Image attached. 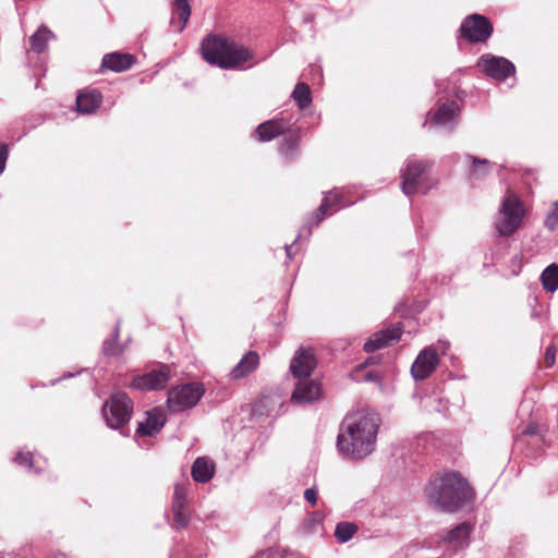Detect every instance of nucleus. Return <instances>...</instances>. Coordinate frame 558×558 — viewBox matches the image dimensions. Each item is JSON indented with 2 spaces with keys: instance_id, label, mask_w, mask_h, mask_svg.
<instances>
[{
  "instance_id": "f257e3e1",
  "label": "nucleus",
  "mask_w": 558,
  "mask_h": 558,
  "mask_svg": "<svg viewBox=\"0 0 558 558\" xmlns=\"http://www.w3.org/2000/svg\"><path fill=\"white\" fill-rule=\"evenodd\" d=\"M380 423V416L375 411L347 415L337 436L338 451L351 460L369 456L375 450Z\"/></svg>"
},
{
  "instance_id": "f03ea898",
  "label": "nucleus",
  "mask_w": 558,
  "mask_h": 558,
  "mask_svg": "<svg viewBox=\"0 0 558 558\" xmlns=\"http://www.w3.org/2000/svg\"><path fill=\"white\" fill-rule=\"evenodd\" d=\"M426 496L446 513H456L475 499V490L458 471H448L430 478Z\"/></svg>"
},
{
  "instance_id": "7ed1b4c3",
  "label": "nucleus",
  "mask_w": 558,
  "mask_h": 558,
  "mask_svg": "<svg viewBox=\"0 0 558 558\" xmlns=\"http://www.w3.org/2000/svg\"><path fill=\"white\" fill-rule=\"evenodd\" d=\"M205 386L199 381H190L171 387L167 393L166 405L171 414H179L197 405L205 395Z\"/></svg>"
},
{
  "instance_id": "20e7f679",
  "label": "nucleus",
  "mask_w": 558,
  "mask_h": 558,
  "mask_svg": "<svg viewBox=\"0 0 558 558\" xmlns=\"http://www.w3.org/2000/svg\"><path fill=\"white\" fill-rule=\"evenodd\" d=\"M434 162L426 158H417L415 156H409L401 169V191L402 193L411 197L418 192V189L427 179V174L430 171Z\"/></svg>"
},
{
  "instance_id": "39448f33",
  "label": "nucleus",
  "mask_w": 558,
  "mask_h": 558,
  "mask_svg": "<svg viewBox=\"0 0 558 558\" xmlns=\"http://www.w3.org/2000/svg\"><path fill=\"white\" fill-rule=\"evenodd\" d=\"M101 413L108 427L118 429L126 425L133 413V401L123 391L111 395L101 407Z\"/></svg>"
},
{
  "instance_id": "423d86ee",
  "label": "nucleus",
  "mask_w": 558,
  "mask_h": 558,
  "mask_svg": "<svg viewBox=\"0 0 558 558\" xmlns=\"http://www.w3.org/2000/svg\"><path fill=\"white\" fill-rule=\"evenodd\" d=\"M493 32L494 26L488 17L473 13L463 19L458 29V37L470 44H484L492 37Z\"/></svg>"
},
{
  "instance_id": "0eeeda50",
  "label": "nucleus",
  "mask_w": 558,
  "mask_h": 558,
  "mask_svg": "<svg viewBox=\"0 0 558 558\" xmlns=\"http://www.w3.org/2000/svg\"><path fill=\"white\" fill-rule=\"evenodd\" d=\"M476 66L487 77L497 82H505L515 74V65L512 61L492 53L482 54L476 61Z\"/></svg>"
},
{
  "instance_id": "6e6552de",
  "label": "nucleus",
  "mask_w": 558,
  "mask_h": 558,
  "mask_svg": "<svg viewBox=\"0 0 558 558\" xmlns=\"http://www.w3.org/2000/svg\"><path fill=\"white\" fill-rule=\"evenodd\" d=\"M502 219L497 222L498 233L502 236L513 234L521 225L523 208L520 199L515 196H508L501 206Z\"/></svg>"
},
{
  "instance_id": "1a4fd4ad",
  "label": "nucleus",
  "mask_w": 558,
  "mask_h": 558,
  "mask_svg": "<svg viewBox=\"0 0 558 558\" xmlns=\"http://www.w3.org/2000/svg\"><path fill=\"white\" fill-rule=\"evenodd\" d=\"M171 378L170 366L160 364L143 375L135 376L132 380V388L141 391H156L163 389Z\"/></svg>"
},
{
  "instance_id": "9d476101",
  "label": "nucleus",
  "mask_w": 558,
  "mask_h": 558,
  "mask_svg": "<svg viewBox=\"0 0 558 558\" xmlns=\"http://www.w3.org/2000/svg\"><path fill=\"white\" fill-rule=\"evenodd\" d=\"M222 59L220 64V69L222 70H247L257 64V61L247 64V62L254 59L253 51L234 40H231Z\"/></svg>"
},
{
  "instance_id": "9b49d317",
  "label": "nucleus",
  "mask_w": 558,
  "mask_h": 558,
  "mask_svg": "<svg viewBox=\"0 0 558 558\" xmlns=\"http://www.w3.org/2000/svg\"><path fill=\"white\" fill-rule=\"evenodd\" d=\"M317 366L315 349L301 345L290 361L289 369L296 379H306L312 376Z\"/></svg>"
},
{
  "instance_id": "f8f14e48",
  "label": "nucleus",
  "mask_w": 558,
  "mask_h": 558,
  "mask_svg": "<svg viewBox=\"0 0 558 558\" xmlns=\"http://www.w3.org/2000/svg\"><path fill=\"white\" fill-rule=\"evenodd\" d=\"M403 333V324L401 322L390 324L388 327L374 332L364 343L363 350L366 353H373L380 349L392 345L398 342Z\"/></svg>"
},
{
  "instance_id": "ddd939ff",
  "label": "nucleus",
  "mask_w": 558,
  "mask_h": 558,
  "mask_svg": "<svg viewBox=\"0 0 558 558\" xmlns=\"http://www.w3.org/2000/svg\"><path fill=\"white\" fill-rule=\"evenodd\" d=\"M232 39L221 35H207L201 44L203 59L211 65L220 68L222 57Z\"/></svg>"
},
{
  "instance_id": "4468645a",
  "label": "nucleus",
  "mask_w": 558,
  "mask_h": 558,
  "mask_svg": "<svg viewBox=\"0 0 558 558\" xmlns=\"http://www.w3.org/2000/svg\"><path fill=\"white\" fill-rule=\"evenodd\" d=\"M439 363L435 348L426 347L415 357L411 366V375L415 381L424 380L430 376Z\"/></svg>"
},
{
  "instance_id": "2eb2a0df",
  "label": "nucleus",
  "mask_w": 558,
  "mask_h": 558,
  "mask_svg": "<svg viewBox=\"0 0 558 558\" xmlns=\"http://www.w3.org/2000/svg\"><path fill=\"white\" fill-rule=\"evenodd\" d=\"M460 117V107L456 101L445 102L438 107L429 121V128H439L452 133Z\"/></svg>"
},
{
  "instance_id": "dca6fc26",
  "label": "nucleus",
  "mask_w": 558,
  "mask_h": 558,
  "mask_svg": "<svg viewBox=\"0 0 558 558\" xmlns=\"http://www.w3.org/2000/svg\"><path fill=\"white\" fill-rule=\"evenodd\" d=\"M278 145V153L286 162L295 161L301 153V130L288 128Z\"/></svg>"
},
{
  "instance_id": "f3484780",
  "label": "nucleus",
  "mask_w": 558,
  "mask_h": 558,
  "mask_svg": "<svg viewBox=\"0 0 558 558\" xmlns=\"http://www.w3.org/2000/svg\"><path fill=\"white\" fill-rule=\"evenodd\" d=\"M145 414L146 420L138 423L135 434L141 437H154L167 422L165 410L161 407H155Z\"/></svg>"
},
{
  "instance_id": "a211bd4d",
  "label": "nucleus",
  "mask_w": 558,
  "mask_h": 558,
  "mask_svg": "<svg viewBox=\"0 0 558 558\" xmlns=\"http://www.w3.org/2000/svg\"><path fill=\"white\" fill-rule=\"evenodd\" d=\"M136 62L134 54L129 52L113 51L102 57L100 70L122 73L130 70Z\"/></svg>"
},
{
  "instance_id": "6ab92c4d",
  "label": "nucleus",
  "mask_w": 558,
  "mask_h": 558,
  "mask_svg": "<svg viewBox=\"0 0 558 558\" xmlns=\"http://www.w3.org/2000/svg\"><path fill=\"white\" fill-rule=\"evenodd\" d=\"M292 392L291 400L296 404H306L317 401L322 397V387L314 380L299 379Z\"/></svg>"
},
{
  "instance_id": "aec40b11",
  "label": "nucleus",
  "mask_w": 558,
  "mask_h": 558,
  "mask_svg": "<svg viewBox=\"0 0 558 558\" xmlns=\"http://www.w3.org/2000/svg\"><path fill=\"white\" fill-rule=\"evenodd\" d=\"M473 530L474 524L471 522H461L452 529L444 531L441 534V541L450 545L468 546Z\"/></svg>"
},
{
  "instance_id": "412c9836",
  "label": "nucleus",
  "mask_w": 558,
  "mask_h": 558,
  "mask_svg": "<svg viewBox=\"0 0 558 558\" xmlns=\"http://www.w3.org/2000/svg\"><path fill=\"white\" fill-rule=\"evenodd\" d=\"M288 128V123L282 119L274 118L258 124L255 133L260 142H270L284 134Z\"/></svg>"
},
{
  "instance_id": "4be33fe9",
  "label": "nucleus",
  "mask_w": 558,
  "mask_h": 558,
  "mask_svg": "<svg viewBox=\"0 0 558 558\" xmlns=\"http://www.w3.org/2000/svg\"><path fill=\"white\" fill-rule=\"evenodd\" d=\"M102 102V95L98 89L78 92L76 96V110L83 114L94 113Z\"/></svg>"
},
{
  "instance_id": "5701e85b",
  "label": "nucleus",
  "mask_w": 558,
  "mask_h": 558,
  "mask_svg": "<svg viewBox=\"0 0 558 558\" xmlns=\"http://www.w3.org/2000/svg\"><path fill=\"white\" fill-rule=\"evenodd\" d=\"M215 462L208 457H198L192 464L191 475L196 483H208L215 475Z\"/></svg>"
},
{
  "instance_id": "b1692460",
  "label": "nucleus",
  "mask_w": 558,
  "mask_h": 558,
  "mask_svg": "<svg viewBox=\"0 0 558 558\" xmlns=\"http://www.w3.org/2000/svg\"><path fill=\"white\" fill-rule=\"evenodd\" d=\"M259 364V355L256 351H247L238 364L231 369L233 379L245 378L252 374Z\"/></svg>"
},
{
  "instance_id": "393cba45",
  "label": "nucleus",
  "mask_w": 558,
  "mask_h": 558,
  "mask_svg": "<svg viewBox=\"0 0 558 558\" xmlns=\"http://www.w3.org/2000/svg\"><path fill=\"white\" fill-rule=\"evenodd\" d=\"M465 158L471 162L469 167V179L471 181L484 179L490 172L493 163L488 159L470 154L465 155Z\"/></svg>"
},
{
  "instance_id": "a878e982",
  "label": "nucleus",
  "mask_w": 558,
  "mask_h": 558,
  "mask_svg": "<svg viewBox=\"0 0 558 558\" xmlns=\"http://www.w3.org/2000/svg\"><path fill=\"white\" fill-rule=\"evenodd\" d=\"M120 337V320L116 323V326L111 332V335L106 338L101 345V352L106 356H114L118 357L123 354L126 344L120 345L118 343Z\"/></svg>"
},
{
  "instance_id": "bb28decb",
  "label": "nucleus",
  "mask_w": 558,
  "mask_h": 558,
  "mask_svg": "<svg viewBox=\"0 0 558 558\" xmlns=\"http://www.w3.org/2000/svg\"><path fill=\"white\" fill-rule=\"evenodd\" d=\"M172 17L170 23L174 24V17H179L178 32H182L191 16V4L190 0H171Z\"/></svg>"
},
{
  "instance_id": "cd10ccee",
  "label": "nucleus",
  "mask_w": 558,
  "mask_h": 558,
  "mask_svg": "<svg viewBox=\"0 0 558 558\" xmlns=\"http://www.w3.org/2000/svg\"><path fill=\"white\" fill-rule=\"evenodd\" d=\"M53 37L52 32L45 25H41L31 37L29 44L33 51L41 53L47 48L49 38Z\"/></svg>"
},
{
  "instance_id": "c85d7f7f",
  "label": "nucleus",
  "mask_w": 558,
  "mask_h": 558,
  "mask_svg": "<svg viewBox=\"0 0 558 558\" xmlns=\"http://www.w3.org/2000/svg\"><path fill=\"white\" fill-rule=\"evenodd\" d=\"M541 283L545 291L555 292L558 290V264L548 265L541 274Z\"/></svg>"
},
{
  "instance_id": "c756f323",
  "label": "nucleus",
  "mask_w": 558,
  "mask_h": 558,
  "mask_svg": "<svg viewBox=\"0 0 558 558\" xmlns=\"http://www.w3.org/2000/svg\"><path fill=\"white\" fill-rule=\"evenodd\" d=\"M359 531V525L350 521H340L335 527V537L338 543L345 544L353 538Z\"/></svg>"
},
{
  "instance_id": "7c9ffc66",
  "label": "nucleus",
  "mask_w": 558,
  "mask_h": 558,
  "mask_svg": "<svg viewBox=\"0 0 558 558\" xmlns=\"http://www.w3.org/2000/svg\"><path fill=\"white\" fill-rule=\"evenodd\" d=\"M291 97L295 101L299 109L303 110L307 108L312 102V93L310 86L306 83L299 82L295 85Z\"/></svg>"
},
{
  "instance_id": "2f4dec72",
  "label": "nucleus",
  "mask_w": 558,
  "mask_h": 558,
  "mask_svg": "<svg viewBox=\"0 0 558 558\" xmlns=\"http://www.w3.org/2000/svg\"><path fill=\"white\" fill-rule=\"evenodd\" d=\"M329 213V197H323L320 205L318 208L313 211L307 218L304 228L308 230V233H312V229L320 225V222L325 219L326 215Z\"/></svg>"
},
{
  "instance_id": "473e14b6",
  "label": "nucleus",
  "mask_w": 558,
  "mask_h": 558,
  "mask_svg": "<svg viewBox=\"0 0 558 558\" xmlns=\"http://www.w3.org/2000/svg\"><path fill=\"white\" fill-rule=\"evenodd\" d=\"M171 511L173 515L172 529L177 531L186 529L191 520L189 506H171Z\"/></svg>"
},
{
  "instance_id": "72a5a7b5",
  "label": "nucleus",
  "mask_w": 558,
  "mask_h": 558,
  "mask_svg": "<svg viewBox=\"0 0 558 558\" xmlns=\"http://www.w3.org/2000/svg\"><path fill=\"white\" fill-rule=\"evenodd\" d=\"M14 463H16L20 466H24L28 470H33L36 474H39V469H36L34 466V458L33 453L27 451H17L13 458Z\"/></svg>"
},
{
  "instance_id": "f704fd0d",
  "label": "nucleus",
  "mask_w": 558,
  "mask_h": 558,
  "mask_svg": "<svg viewBox=\"0 0 558 558\" xmlns=\"http://www.w3.org/2000/svg\"><path fill=\"white\" fill-rule=\"evenodd\" d=\"M324 197H329V213H336L340 208H344L350 206L352 203H345L343 199V195L338 192H327Z\"/></svg>"
},
{
  "instance_id": "c9c22d12",
  "label": "nucleus",
  "mask_w": 558,
  "mask_h": 558,
  "mask_svg": "<svg viewBox=\"0 0 558 558\" xmlns=\"http://www.w3.org/2000/svg\"><path fill=\"white\" fill-rule=\"evenodd\" d=\"M189 506L187 489L181 484H175L171 506Z\"/></svg>"
},
{
  "instance_id": "e433bc0d",
  "label": "nucleus",
  "mask_w": 558,
  "mask_h": 558,
  "mask_svg": "<svg viewBox=\"0 0 558 558\" xmlns=\"http://www.w3.org/2000/svg\"><path fill=\"white\" fill-rule=\"evenodd\" d=\"M544 226L549 230L554 231L558 227V199L554 202L550 210L548 211Z\"/></svg>"
},
{
  "instance_id": "4c0bfd02",
  "label": "nucleus",
  "mask_w": 558,
  "mask_h": 558,
  "mask_svg": "<svg viewBox=\"0 0 558 558\" xmlns=\"http://www.w3.org/2000/svg\"><path fill=\"white\" fill-rule=\"evenodd\" d=\"M10 146L7 143L0 144V175L4 172L9 158Z\"/></svg>"
},
{
  "instance_id": "58836bf2",
  "label": "nucleus",
  "mask_w": 558,
  "mask_h": 558,
  "mask_svg": "<svg viewBox=\"0 0 558 558\" xmlns=\"http://www.w3.org/2000/svg\"><path fill=\"white\" fill-rule=\"evenodd\" d=\"M557 348L555 344H549L545 351V362L547 366H553L556 361Z\"/></svg>"
},
{
  "instance_id": "ea45409f",
  "label": "nucleus",
  "mask_w": 558,
  "mask_h": 558,
  "mask_svg": "<svg viewBox=\"0 0 558 558\" xmlns=\"http://www.w3.org/2000/svg\"><path fill=\"white\" fill-rule=\"evenodd\" d=\"M304 499L311 504L312 506H315L317 504L318 495H317V487L312 486L310 488H306L304 490Z\"/></svg>"
},
{
  "instance_id": "a19ab883",
  "label": "nucleus",
  "mask_w": 558,
  "mask_h": 558,
  "mask_svg": "<svg viewBox=\"0 0 558 558\" xmlns=\"http://www.w3.org/2000/svg\"><path fill=\"white\" fill-rule=\"evenodd\" d=\"M83 371H84V369L82 368V369H80V371H77V372H74V373H72V372H65V373H63V374H62V376H60V377H58V378H56V379H52V380L50 381V385H51V386H56V385H57L58 383H60L61 380L70 379V378H73V377H75V376L80 375Z\"/></svg>"
},
{
  "instance_id": "79ce46f5",
  "label": "nucleus",
  "mask_w": 558,
  "mask_h": 558,
  "mask_svg": "<svg viewBox=\"0 0 558 558\" xmlns=\"http://www.w3.org/2000/svg\"><path fill=\"white\" fill-rule=\"evenodd\" d=\"M300 238H301V234H299V235L296 236V239L294 240V242H293L292 244H290V245L286 244V245H284V251H286V254H287L288 259H292V255H293V251H292V250H293V246H294V244L299 241V239H300Z\"/></svg>"
},
{
  "instance_id": "37998d69",
  "label": "nucleus",
  "mask_w": 558,
  "mask_h": 558,
  "mask_svg": "<svg viewBox=\"0 0 558 558\" xmlns=\"http://www.w3.org/2000/svg\"><path fill=\"white\" fill-rule=\"evenodd\" d=\"M524 434L529 436L538 434V426L535 424H529L524 430Z\"/></svg>"
},
{
  "instance_id": "c03bdc74",
  "label": "nucleus",
  "mask_w": 558,
  "mask_h": 558,
  "mask_svg": "<svg viewBox=\"0 0 558 558\" xmlns=\"http://www.w3.org/2000/svg\"><path fill=\"white\" fill-rule=\"evenodd\" d=\"M365 380H367V381H378L379 380V375L376 372H368L365 375Z\"/></svg>"
},
{
  "instance_id": "a18cd8bd",
  "label": "nucleus",
  "mask_w": 558,
  "mask_h": 558,
  "mask_svg": "<svg viewBox=\"0 0 558 558\" xmlns=\"http://www.w3.org/2000/svg\"><path fill=\"white\" fill-rule=\"evenodd\" d=\"M54 558H66V557L63 554H58V555L54 556Z\"/></svg>"
},
{
  "instance_id": "49530a36",
  "label": "nucleus",
  "mask_w": 558,
  "mask_h": 558,
  "mask_svg": "<svg viewBox=\"0 0 558 558\" xmlns=\"http://www.w3.org/2000/svg\"><path fill=\"white\" fill-rule=\"evenodd\" d=\"M428 190H429V186H426V187L424 189V191H423V194H426V193L428 192Z\"/></svg>"
},
{
  "instance_id": "de8ad7c7",
  "label": "nucleus",
  "mask_w": 558,
  "mask_h": 558,
  "mask_svg": "<svg viewBox=\"0 0 558 558\" xmlns=\"http://www.w3.org/2000/svg\"><path fill=\"white\" fill-rule=\"evenodd\" d=\"M189 558H193V557L191 556ZM197 558H203V555H198Z\"/></svg>"
}]
</instances>
